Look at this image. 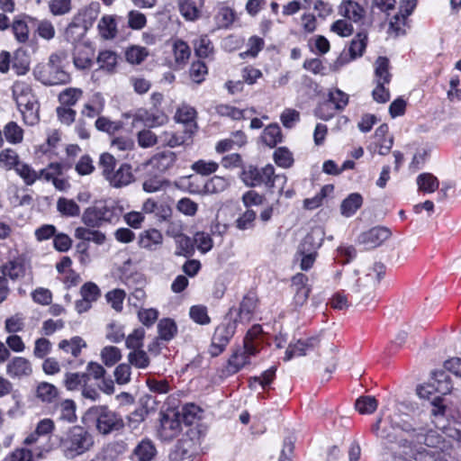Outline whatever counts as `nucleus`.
Masks as SVG:
<instances>
[{"instance_id": "f257e3e1", "label": "nucleus", "mask_w": 461, "mask_h": 461, "mask_svg": "<svg viewBox=\"0 0 461 461\" xmlns=\"http://www.w3.org/2000/svg\"><path fill=\"white\" fill-rule=\"evenodd\" d=\"M389 420L379 419L373 426L372 431L382 439L387 441V449L392 461H447L444 456L436 457L438 451L420 450L413 452L408 439L403 438L398 426L391 425Z\"/></svg>"}, {"instance_id": "5701e85b", "label": "nucleus", "mask_w": 461, "mask_h": 461, "mask_svg": "<svg viewBox=\"0 0 461 461\" xmlns=\"http://www.w3.org/2000/svg\"><path fill=\"white\" fill-rule=\"evenodd\" d=\"M182 430V425L177 418H170L164 415L160 420L158 436L162 440L171 441L179 435Z\"/></svg>"}, {"instance_id": "864d4df0", "label": "nucleus", "mask_w": 461, "mask_h": 461, "mask_svg": "<svg viewBox=\"0 0 461 461\" xmlns=\"http://www.w3.org/2000/svg\"><path fill=\"white\" fill-rule=\"evenodd\" d=\"M436 392L445 395L452 391V384L449 376L443 371L434 373L433 381L431 382Z\"/></svg>"}, {"instance_id": "9d476101", "label": "nucleus", "mask_w": 461, "mask_h": 461, "mask_svg": "<svg viewBox=\"0 0 461 461\" xmlns=\"http://www.w3.org/2000/svg\"><path fill=\"white\" fill-rule=\"evenodd\" d=\"M31 268L30 261L26 255L17 250H10L7 261L0 267L3 277L16 281L23 278Z\"/></svg>"}, {"instance_id": "0eeeda50", "label": "nucleus", "mask_w": 461, "mask_h": 461, "mask_svg": "<svg viewBox=\"0 0 461 461\" xmlns=\"http://www.w3.org/2000/svg\"><path fill=\"white\" fill-rule=\"evenodd\" d=\"M88 415L95 419L96 430L102 435H108L113 431H118L124 426L121 415L105 405L90 408Z\"/></svg>"}, {"instance_id": "4c0bfd02", "label": "nucleus", "mask_w": 461, "mask_h": 461, "mask_svg": "<svg viewBox=\"0 0 461 461\" xmlns=\"http://www.w3.org/2000/svg\"><path fill=\"white\" fill-rule=\"evenodd\" d=\"M86 31L87 29L86 28V25L81 24L73 17L71 23L65 30L64 36L68 42H71L76 46L77 44L81 43L80 41L85 36Z\"/></svg>"}, {"instance_id": "603ef678", "label": "nucleus", "mask_w": 461, "mask_h": 461, "mask_svg": "<svg viewBox=\"0 0 461 461\" xmlns=\"http://www.w3.org/2000/svg\"><path fill=\"white\" fill-rule=\"evenodd\" d=\"M215 111L217 114L220 116H226L230 117L232 120H241L246 118V114L248 112L255 113L254 109H245L240 110L239 108H236L234 106L229 105V104H219L215 107Z\"/></svg>"}, {"instance_id": "dca6fc26", "label": "nucleus", "mask_w": 461, "mask_h": 461, "mask_svg": "<svg viewBox=\"0 0 461 461\" xmlns=\"http://www.w3.org/2000/svg\"><path fill=\"white\" fill-rule=\"evenodd\" d=\"M391 236V231L385 227H375L367 231L361 233L358 237L359 243L367 249L380 246Z\"/></svg>"}, {"instance_id": "f8f14e48", "label": "nucleus", "mask_w": 461, "mask_h": 461, "mask_svg": "<svg viewBox=\"0 0 461 461\" xmlns=\"http://www.w3.org/2000/svg\"><path fill=\"white\" fill-rule=\"evenodd\" d=\"M319 345L317 337L301 338L295 342H291L285 350V361H289L295 357L305 356L308 352L313 350Z\"/></svg>"}, {"instance_id": "2f4dec72", "label": "nucleus", "mask_w": 461, "mask_h": 461, "mask_svg": "<svg viewBox=\"0 0 461 461\" xmlns=\"http://www.w3.org/2000/svg\"><path fill=\"white\" fill-rule=\"evenodd\" d=\"M203 0H180L179 11L187 21H194L199 18Z\"/></svg>"}, {"instance_id": "bb28decb", "label": "nucleus", "mask_w": 461, "mask_h": 461, "mask_svg": "<svg viewBox=\"0 0 461 461\" xmlns=\"http://www.w3.org/2000/svg\"><path fill=\"white\" fill-rule=\"evenodd\" d=\"M176 154L172 151H162L155 154L147 165L159 173H163L173 167L176 162Z\"/></svg>"}, {"instance_id": "7ed1b4c3", "label": "nucleus", "mask_w": 461, "mask_h": 461, "mask_svg": "<svg viewBox=\"0 0 461 461\" xmlns=\"http://www.w3.org/2000/svg\"><path fill=\"white\" fill-rule=\"evenodd\" d=\"M385 273L383 264L376 263L363 276L357 277V272L354 271L347 277L350 290L357 294V300L368 303L375 297V291Z\"/></svg>"}, {"instance_id": "052dcab7", "label": "nucleus", "mask_w": 461, "mask_h": 461, "mask_svg": "<svg viewBox=\"0 0 461 461\" xmlns=\"http://www.w3.org/2000/svg\"><path fill=\"white\" fill-rule=\"evenodd\" d=\"M167 186H169V182L158 176L147 177L142 183V189L146 193H157Z\"/></svg>"}, {"instance_id": "39448f33", "label": "nucleus", "mask_w": 461, "mask_h": 461, "mask_svg": "<svg viewBox=\"0 0 461 461\" xmlns=\"http://www.w3.org/2000/svg\"><path fill=\"white\" fill-rule=\"evenodd\" d=\"M241 179L248 186L265 185L269 188L276 187L279 192L283 191L286 183V176L285 175H276L275 168L270 164L261 168L249 166L242 171Z\"/></svg>"}, {"instance_id": "f3484780", "label": "nucleus", "mask_w": 461, "mask_h": 461, "mask_svg": "<svg viewBox=\"0 0 461 461\" xmlns=\"http://www.w3.org/2000/svg\"><path fill=\"white\" fill-rule=\"evenodd\" d=\"M167 118L163 113H154L146 109H139L133 115L132 123L137 126L138 123H142L149 128L158 127L163 125Z\"/></svg>"}, {"instance_id": "338daca9", "label": "nucleus", "mask_w": 461, "mask_h": 461, "mask_svg": "<svg viewBox=\"0 0 461 461\" xmlns=\"http://www.w3.org/2000/svg\"><path fill=\"white\" fill-rule=\"evenodd\" d=\"M274 160L281 167L288 168L294 164L292 152L285 147H280L274 152Z\"/></svg>"}, {"instance_id": "a18cd8bd", "label": "nucleus", "mask_w": 461, "mask_h": 461, "mask_svg": "<svg viewBox=\"0 0 461 461\" xmlns=\"http://www.w3.org/2000/svg\"><path fill=\"white\" fill-rule=\"evenodd\" d=\"M86 382H88V375L86 373L68 372L64 377V386L68 391L81 390Z\"/></svg>"}, {"instance_id": "e2e57ef3", "label": "nucleus", "mask_w": 461, "mask_h": 461, "mask_svg": "<svg viewBox=\"0 0 461 461\" xmlns=\"http://www.w3.org/2000/svg\"><path fill=\"white\" fill-rule=\"evenodd\" d=\"M106 339L113 343H120L125 339L124 326L118 322H111L106 327Z\"/></svg>"}, {"instance_id": "2eb2a0df", "label": "nucleus", "mask_w": 461, "mask_h": 461, "mask_svg": "<svg viewBox=\"0 0 461 461\" xmlns=\"http://www.w3.org/2000/svg\"><path fill=\"white\" fill-rule=\"evenodd\" d=\"M367 41V35L366 32H358L356 37L351 41L348 54L342 53L337 59V64L343 66L356 58L361 57L366 50Z\"/></svg>"}, {"instance_id": "5fc2aeb1", "label": "nucleus", "mask_w": 461, "mask_h": 461, "mask_svg": "<svg viewBox=\"0 0 461 461\" xmlns=\"http://www.w3.org/2000/svg\"><path fill=\"white\" fill-rule=\"evenodd\" d=\"M101 360L103 363L111 367L117 364L122 359V351L115 346H106L102 348L100 353Z\"/></svg>"}, {"instance_id": "c9c22d12", "label": "nucleus", "mask_w": 461, "mask_h": 461, "mask_svg": "<svg viewBox=\"0 0 461 461\" xmlns=\"http://www.w3.org/2000/svg\"><path fill=\"white\" fill-rule=\"evenodd\" d=\"M3 134L5 140L12 145H18L23 141L24 131L14 121L8 122L4 126Z\"/></svg>"}, {"instance_id": "6e6d98bb", "label": "nucleus", "mask_w": 461, "mask_h": 461, "mask_svg": "<svg viewBox=\"0 0 461 461\" xmlns=\"http://www.w3.org/2000/svg\"><path fill=\"white\" fill-rule=\"evenodd\" d=\"M128 362L136 368L145 369L149 366V357L143 348L131 350L127 356Z\"/></svg>"}, {"instance_id": "774afa93", "label": "nucleus", "mask_w": 461, "mask_h": 461, "mask_svg": "<svg viewBox=\"0 0 461 461\" xmlns=\"http://www.w3.org/2000/svg\"><path fill=\"white\" fill-rule=\"evenodd\" d=\"M35 457H41V452H33L31 449L22 447L15 449L10 455L8 461H34Z\"/></svg>"}, {"instance_id": "f03ea898", "label": "nucleus", "mask_w": 461, "mask_h": 461, "mask_svg": "<svg viewBox=\"0 0 461 461\" xmlns=\"http://www.w3.org/2000/svg\"><path fill=\"white\" fill-rule=\"evenodd\" d=\"M68 54L65 51L50 54L46 64L39 65L35 68V77L47 86L69 83L71 77L65 69Z\"/></svg>"}, {"instance_id": "393cba45", "label": "nucleus", "mask_w": 461, "mask_h": 461, "mask_svg": "<svg viewBox=\"0 0 461 461\" xmlns=\"http://www.w3.org/2000/svg\"><path fill=\"white\" fill-rule=\"evenodd\" d=\"M325 236V231L322 227L316 226L312 228L309 233L303 239L298 249L312 252H318L321 247Z\"/></svg>"}, {"instance_id": "ea45409f", "label": "nucleus", "mask_w": 461, "mask_h": 461, "mask_svg": "<svg viewBox=\"0 0 461 461\" xmlns=\"http://www.w3.org/2000/svg\"><path fill=\"white\" fill-rule=\"evenodd\" d=\"M363 197L358 193L350 194L340 204V212L345 217H350L361 207Z\"/></svg>"}, {"instance_id": "20e7f679", "label": "nucleus", "mask_w": 461, "mask_h": 461, "mask_svg": "<svg viewBox=\"0 0 461 461\" xmlns=\"http://www.w3.org/2000/svg\"><path fill=\"white\" fill-rule=\"evenodd\" d=\"M93 445V436L81 426L70 428L59 439L61 452L67 458L70 459L89 451Z\"/></svg>"}, {"instance_id": "c85d7f7f", "label": "nucleus", "mask_w": 461, "mask_h": 461, "mask_svg": "<svg viewBox=\"0 0 461 461\" xmlns=\"http://www.w3.org/2000/svg\"><path fill=\"white\" fill-rule=\"evenodd\" d=\"M194 433L193 429H189L186 435L177 441L175 449L170 454L172 461H182L189 456L190 450L194 446V441L189 435Z\"/></svg>"}, {"instance_id": "423d86ee", "label": "nucleus", "mask_w": 461, "mask_h": 461, "mask_svg": "<svg viewBox=\"0 0 461 461\" xmlns=\"http://www.w3.org/2000/svg\"><path fill=\"white\" fill-rule=\"evenodd\" d=\"M121 208L113 203L100 202L85 210L82 221L90 228H98L104 223H112L120 218Z\"/></svg>"}, {"instance_id": "cd10ccee", "label": "nucleus", "mask_w": 461, "mask_h": 461, "mask_svg": "<svg viewBox=\"0 0 461 461\" xmlns=\"http://www.w3.org/2000/svg\"><path fill=\"white\" fill-rule=\"evenodd\" d=\"M157 454L153 442L149 438L142 439L133 449V461H151Z\"/></svg>"}, {"instance_id": "a211bd4d", "label": "nucleus", "mask_w": 461, "mask_h": 461, "mask_svg": "<svg viewBox=\"0 0 461 461\" xmlns=\"http://www.w3.org/2000/svg\"><path fill=\"white\" fill-rule=\"evenodd\" d=\"M31 100L20 98V104H17L19 111L23 115V122L28 125H35L40 120L39 103L35 96H29Z\"/></svg>"}, {"instance_id": "bf43d9fd", "label": "nucleus", "mask_w": 461, "mask_h": 461, "mask_svg": "<svg viewBox=\"0 0 461 461\" xmlns=\"http://www.w3.org/2000/svg\"><path fill=\"white\" fill-rule=\"evenodd\" d=\"M158 331L161 339L168 341L175 337L177 328L173 320L165 318L159 321L158 324Z\"/></svg>"}, {"instance_id": "49530a36", "label": "nucleus", "mask_w": 461, "mask_h": 461, "mask_svg": "<svg viewBox=\"0 0 461 461\" xmlns=\"http://www.w3.org/2000/svg\"><path fill=\"white\" fill-rule=\"evenodd\" d=\"M57 210L64 217H77L80 215L79 205L74 200L66 197L58 199Z\"/></svg>"}, {"instance_id": "37998d69", "label": "nucleus", "mask_w": 461, "mask_h": 461, "mask_svg": "<svg viewBox=\"0 0 461 461\" xmlns=\"http://www.w3.org/2000/svg\"><path fill=\"white\" fill-rule=\"evenodd\" d=\"M390 61L385 57H378L375 62V82L390 83L392 75L389 71Z\"/></svg>"}, {"instance_id": "9b49d317", "label": "nucleus", "mask_w": 461, "mask_h": 461, "mask_svg": "<svg viewBox=\"0 0 461 461\" xmlns=\"http://www.w3.org/2000/svg\"><path fill=\"white\" fill-rule=\"evenodd\" d=\"M258 308V296L254 293H248L243 296L239 306L230 307L227 313L238 323L247 324L253 320Z\"/></svg>"}, {"instance_id": "13d9d810", "label": "nucleus", "mask_w": 461, "mask_h": 461, "mask_svg": "<svg viewBox=\"0 0 461 461\" xmlns=\"http://www.w3.org/2000/svg\"><path fill=\"white\" fill-rule=\"evenodd\" d=\"M59 392L52 384L42 382L39 384L36 390V395L45 402H51L58 397Z\"/></svg>"}, {"instance_id": "4468645a", "label": "nucleus", "mask_w": 461, "mask_h": 461, "mask_svg": "<svg viewBox=\"0 0 461 461\" xmlns=\"http://www.w3.org/2000/svg\"><path fill=\"white\" fill-rule=\"evenodd\" d=\"M163 240L164 237L159 230L149 228L139 234L138 245L142 249L153 252L161 248Z\"/></svg>"}, {"instance_id": "0e129e2a", "label": "nucleus", "mask_w": 461, "mask_h": 461, "mask_svg": "<svg viewBox=\"0 0 461 461\" xmlns=\"http://www.w3.org/2000/svg\"><path fill=\"white\" fill-rule=\"evenodd\" d=\"M176 245V255L189 257L194 252V241L185 234L174 240Z\"/></svg>"}, {"instance_id": "de8ad7c7", "label": "nucleus", "mask_w": 461, "mask_h": 461, "mask_svg": "<svg viewBox=\"0 0 461 461\" xmlns=\"http://www.w3.org/2000/svg\"><path fill=\"white\" fill-rule=\"evenodd\" d=\"M230 184V177L214 176L204 184L203 190L206 194H218L226 190Z\"/></svg>"}, {"instance_id": "aec40b11", "label": "nucleus", "mask_w": 461, "mask_h": 461, "mask_svg": "<svg viewBox=\"0 0 461 461\" xmlns=\"http://www.w3.org/2000/svg\"><path fill=\"white\" fill-rule=\"evenodd\" d=\"M94 50L91 45L79 43L74 47L73 62L77 68L86 69L92 66Z\"/></svg>"}, {"instance_id": "c756f323", "label": "nucleus", "mask_w": 461, "mask_h": 461, "mask_svg": "<svg viewBox=\"0 0 461 461\" xmlns=\"http://www.w3.org/2000/svg\"><path fill=\"white\" fill-rule=\"evenodd\" d=\"M104 104L105 101L103 95L99 93H95L91 96L88 102L84 104L81 113L83 116L88 118L98 116L103 113Z\"/></svg>"}, {"instance_id": "1a4fd4ad", "label": "nucleus", "mask_w": 461, "mask_h": 461, "mask_svg": "<svg viewBox=\"0 0 461 461\" xmlns=\"http://www.w3.org/2000/svg\"><path fill=\"white\" fill-rule=\"evenodd\" d=\"M238 322L226 313L224 320L214 330L212 344L211 355L217 357L224 351L237 330Z\"/></svg>"}, {"instance_id": "4d7b16f0", "label": "nucleus", "mask_w": 461, "mask_h": 461, "mask_svg": "<svg viewBox=\"0 0 461 461\" xmlns=\"http://www.w3.org/2000/svg\"><path fill=\"white\" fill-rule=\"evenodd\" d=\"M194 49L199 58H208L213 53V45L207 35H201L194 41Z\"/></svg>"}, {"instance_id": "473e14b6", "label": "nucleus", "mask_w": 461, "mask_h": 461, "mask_svg": "<svg viewBox=\"0 0 461 461\" xmlns=\"http://www.w3.org/2000/svg\"><path fill=\"white\" fill-rule=\"evenodd\" d=\"M30 57L25 50L19 48L14 52L11 67L17 75H25L30 69Z\"/></svg>"}, {"instance_id": "ddd939ff", "label": "nucleus", "mask_w": 461, "mask_h": 461, "mask_svg": "<svg viewBox=\"0 0 461 461\" xmlns=\"http://www.w3.org/2000/svg\"><path fill=\"white\" fill-rule=\"evenodd\" d=\"M416 441L419 444L438 449L441 452L448 451L452 446L448 440H446L442 433L438 430L429 429L426 433H419L416 435Z\"/></svg>"}, {"instance_id": "6ab92c4d", "label": "nucleus", "mask_w": 461, "mask_h": 461, "mask_svg": "<svg viewBox=\"0 0 461 461\" xmlns=\"http://www.w3.org/2000/svg\"><path fill=\"white\" fill-rule=\"evenodd\" d=\"M106 180L109 182L110 185L115 188H121L130 185L134 181L131 166L127 163H122L116 170L114 169Z\"/></svg>"}, {"instance_id": "72a5a7b5", "label": "nucleus", "mask_w": 461, "mask_h": 461, "mask_svg": "<svg viewBox=\"0 0 461 461\" xmlns=\"http://www.w3.org/2000/svg\"><path fill=\"white\" fill-rule=\"evenodd\" d=\"M55 411L59 420L72 423L77 420L76 403L73 400L66 399L57 403Z\"/></svg>"}, {"instance_id": "58836bf2", "label": "nucleus", "mask_w": 461, "mask_h": 461, "mask_svg": "<svg viewBox=\"0 0 461 461\" xmlns=\"http://www.w3.org/2000/svg\"><path fill=\"white\" fill-rule=\"evenodd\" d=\"M195 116L196 111L194 108L189 105H182L177 109L175 119L177 122L184 123L185 129H192L194 133L196 129V124L194 123Z\"/></svg>"}, {"instance_id": "79ce46f5", "label": "nucleus", "mask_w": 461, "mask_h": 461, "mask_svg": "<svg viewBox=\"0 0 461 461\" xmlns=\"http://www.w3.org/2000/svg\"><path fill=\"white\" fill-rule=\"evenodd\" d=\"M261 140L270 148H274L282 142L283 135L279 125L277 123L267 125L261 134Z\"/></svg>"}, {"instance_id": "4be33fe9", "label": "nucleus", "mask_w": 461, "mask_h": 461, "mask_svg": "<svg viewBox=\"0 0 461 461\" xmlns=\"http://www.w3.org/2000/svg\"><path fill=\"white\" fill-rule=\"evenodd\" d=\"M308 277L304 274H296L292 279L294 289V303L296 306H303L308 300L311 288L307 285Z\"/></svg>"}, {"instance_id": "a878e982", "label": "nucleus", "mask_w": 461, "mask_h": 461, "mask_svg": "<svg viewBox=\"0 0 461 461\" xmlns=\"http://www.w3.org/2000/svg\"><path fill=\"white\" fill-rule=\"evenodd\" d=\"M29 19L26 15H17L10 25L14 37L19 43L24 44L30 40Z\"/></svg>"}, {"instance_id": "a19ab883", "label": "nucleus", "mask_w": 461, "mask_h": 461, "mask_svg": "<svg viewBox=\"0 0 461 461\" xmlns=\"http://www.w3.org/2000/svg\"><path fill=\"white\" fill-rule=\"evenodd\" d=\"M86 347V341L78 336H75L70 339H62L59 343V348L67 354H71L74 357H77L82 348Z\"/></svg>"}, {"instance_id": "09e8293b", "label": "nucleus", "mask_w": 461, "mask_h": 461, "mask_svg": "<svg viewBox=\"0 0 461 461\" xmlns=\"http://www.w3.org/2000/svg\"><path fill=\"white\" fill-rule=\"evenodd\" d=\"M98 29L102 38L105 40L115 38L117 34V25L114 17L112 15L104 16L98 23Z\"/></svg>"}, {"instance_id": "6e6552de", "label": "nucleus", "mask_w": 461, "mask_h": 461, "mask_svg": "<svg viewBox=\"0 0 461 461\" xmlns=\"http://www.w3.org/2000/svg\"><path fill=\"white\" fill-rule=\"evenodd\" d=\"M259 350L256 346L245 344L244 342L242 346H235L224 367V375H234L246 366L250 365L252 357H257Z\"/></svg>"}, {"instance_id": "b1692460", "label": "nucleus", "mask_w": 461, "mask_h": 461, "mask_svg": "<svg viewBox=\"0 0 461 461\" xmlns=\"http://www.w3.org/2000/svg\"><path fill=\"white\" fill-rule=\"evenodd\" d=\"M6 373L12 378L29 376L32 373V364L27 358L15 357L8 362Z\"/></svg>"}, {"instance_id": "3c124183", "label": "nucleus", "mask_w": 461, "mask_h": 461, "mask_svg": "<svg viewBox=\"0 0 461 461\" xmlns=\"http://www.w3.org/2000/svg\"><path fill=\"white\" fill-rule=\"evenodd\" d=\"M15 173L22 178L26 185H32L39 180L38 171L28 163L21 162Z\"/></svg>"}, {"instance_id": "412c9836", "label": "nucleus", "mask_w": 461, "mask_h": 461, "mask_svg": "<svg viewBox=\"0 0 461 461\" xmlns=\"http://www.w3.org/2000/svg\"><path fill=\"white\" fill-rule=\"evenodd\" d=\"M193 135L192 129H185L183 133L173 131H164L158 135L159 142L170 148H176L187 144Z\"/></svg>"}, {"instance_id": "680f3d73", "label": "nucleus", "mask_w": 461, "mask_h": 461, "mask_svg": "<svg viewBox=\"0 0 461 461\" xmlns=\"http://www.w3.org/2000/svg\"><path fill=\"white\" fill-rule=\"evenodd\" d=\"M97 63L101 69L113 71L117 64V55L112 50L100 51L97 56Z\"/></svg>"}, {"instance_id": "7c9ffc66", "label": "nucleus", "mask_w": 461, "mask_h": 461, "mask_svg": "<svg viewBox=\"0 0 461 461\" xmlns=\"http://www.w3.org/2000/svg\"><path fill=\"white\" fill-rule=\"evenodd\" d=\"M339 13L355 23L361 21L365 16L364 8L354 0H343Z\"/></svg>"}, {"instance_id": "e433bc0d", "label": "nucleus", "mask_w": 461, "mask_h": 461, "mask_svg": "<svg viewBox=\"0 0 461 461\" xmlns=\"http://www.w3.org/2000/svg\"><path fill=\"white\" fill-rule=\"evenodd\" d=\"M22 162L19 154L12 148H5L0 151V167L5 171L17 168Z\"/></svg>"}, {"instance_id": "c03bdc74", "label": "nucleus", "mask_w": 461, "mask_h": 461, "mask_svg": "<svg viewBox=\"0 0 461 461\" xmlns=\"http://www.w3.org/2000/svg\"><path fill=\"white\" fill-rule=\"evenodd\" d=\"M416 183L420 192L431 194L439 186L438 179L431 173H422L417 176Z\"/></svg>"}, {"instance_id": "69168bd1", "label": "nucleus", "mask_w": 461, "mask_h": 461, "mask_svg": "<svg viewBox=\"0 0 461 461\" xmlns=\"http://www.w3.org/2000/svg\"><path fill=\"white\" fill-rule=\"evenodd\" d=\"M356 409L361 414H371L378 406L377 401L373 396H362L359 397L355 403Z\"/></svg>"}, {"instance_id": "8fccbe9b", "label": "nucleus", "mask_w": 461, "mask_h": 461, "mask_svg": "<svg viewBox=\"0 0 461 461\" xmlns=\"http://www.w3.org/2000/svg\"><path fill=\"white\" fill-rule=\"evenodd\" d=\"M83 91L77 87H68L59 95V102L61 106L71 107L82 97Z\"/></svg>"}, {"instance_id": "f704fd0d", "label": "nucleus", "mask_w": 461, "mask_h": 461, "mask_svg": "<svg viewBox=\"0 0 461 461\" xmlns=\"http://www.w3.org/2000/svg\"><path fill=\"white\" fill-rule=\"evenodd\" d=\"M99 8L98 3H92L88 6L82 8L74 18L81 24L86 25V28L88 30L96 20Z\"/></svg>"}]
</instances>
